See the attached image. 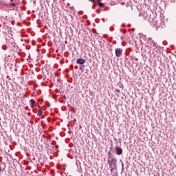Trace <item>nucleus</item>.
<instances>
[{
  "instance_id": "nucleus-1",
  "label": "nucleus",
  "mask_w": 176,
  "mask_h": 176,
  "mask_svg": "<svg viewBox=\"0 0 176 176\" xmlns=\"http://www.w3.org/2000/svg\"><path fill=\"white\" fill-rule=\"evenodd\" d=\"M117 162L118 161L111 162V160H108L111 171H115V170L118 168V166L116 165Z\"/></svg>"
},
{
  "instance_id": "nucleus-2",
  "label": "nucleus",
  "mask_w": 176,
  "mask_h": 176,
  "mask_svg": "<svg viewBox=\"0 0 176 176\" xmlns=\"http://www.w3.org/2000/svg\"><path fill=\"white\" fill-rule=\"evenodd\" d=\"M114 151L116 155H118V156H120V155L123 153V149L118 146L115 147Z\"/></svg>"
},
{
  "instance_id": "nucleus-3",
  "label": "nucleus",
  "mask_w": 176,
  "mask_h": 176,
  "mask_svg": "<svg viewBox=\"0 0 176 176\" xmlns=\"http://www.w3.org/2000/svg\"><path fill=\"white\" fill-rule=\"evenodd\" d=\"M115 52L116 57H120L123 54V49L122 48H116Z\"/></svg>"
},
{
  "instance_id": "nucleus-4",
  "label": "nucleus",
  "mask_w": 176,
  "mask_h": 176,
  "mask_svg": "<svg viewBox=\"0 0 176 176\" xmlns=\"http://www.w3.org/2000/svg\"><path fill=\"white\" fill-rule=\"evenodd\" d=\"M86 63V59L84 58H78L76 60V64H78L79 65H83Z\"/></svg>"
},
{
  "instance_id": "nucleus-5",
  "label": "nucleus",
  "mask_w": 176,
  "mask_h": 176,
  "mask_svg": "<svg viewBox=\"0 0 176 176\" xmlns=\"http://www.w3.org/2000/svg\"><path fill=\"white\" fill-rule=\"evenodd\" d=\"M115 156H113V154H112V153L110 151H109L108 153V160H111V158L114 157Z\"/></svg>"
},
{
  "instance_id": "nucleus-6",
  "label": "nucleus",
  "mask_w": 176,
  "mask_h": 176,
  "mask_svg": "<svg viewBox=\"0 0 176 176\" xmlns=\"http://www.w3.org/2000/svg\"><path fill=\"white\" fill-rule=\"evenodd\" d=\"M98 6H100V8L104 7V3H101V2L98 1Z\"/></svg>"
},
{
  "instance_id": "nucleus-7",
  "label": "nucleus",
  "mask_w": 176,
  "mask_h": 176,
  "mask_svg": "<svg viewBox=\"0 0 176 176\" xmlns=\"http://www.w3.org/2000/svg\"><path fill=\"white\" fill-rule=\"evenodd\" d=\"M42 113H43V112L42 110L40 109L38 110V116H42Z\"/></svg>"
},
{
  "instance_id": "nucleus-8",
  "label": "nucleus",
  "mask_w": 176,
  "mask_h": 176,
  "mask_svg": "<svg viewBox=\"0 0 176 176\" xmlns=\"http://www.w3.org/2000/svg\"><path fill=\"white\" fill-rule=\"evenodd\" d=\"M110 162H117L118 160H116V157H113L112 158H110Z\"/></svg>"
},
{
  "instance_id": "nucleus-9",
  "label": "nucleus",
  "mask_w": 176,
  "mask_h": 176,
  "mask_svg": "<svg viewBox=\"0 0 176 176\" xmlns=\"http://www.w3.org/2000/svg\"><path fill=\"white\" fill-rule=\"evenodd\" d=\"M30 102H31L32 104H35V100L31 99V100H30Z\"/></svg>"
},
{
  "instance_id": "nucleus-10",
  "label": "nucleus",
  "mask_w": 176,
  "mask_h": 176,
  "mask_svg": "<svg viewBox=\"0 0 176 176\" xmlns=\"http://www.w3.org/2000/svg\"><path fill=\"white\" fill-rule=\"evenodd\" d=\"M11 6L14 8L16 6V3H11Z\"/></svg>"
},
{
  "instance_id": "nucleus-11",
  "label": "nucleus",
  "mask_w": 176,
  "mask_h": 176,
  "mask_svg": "<svg viewBox=\"0 0 176 176\" xmlns=\"http://www.w3.org/2000/svg\"><path fill=\"white\" fill-rule=\"evenodd\" d=\"M110 151H113V144L111 145Z\"/></svg>"
},
{
  "instance_id": "nucleus-12",
  "label": "nucleus",
  "mask_w": 176,
  "mask_h": 176,
  "mask_svg": "<svg viewBox=\"0 0 176 176\" xmlns=\"http://www.w3.org/2000/svg\"><path fill=\"white\" fill-rule=\"evenodd\" d=\"M116 91H117L118 93H120V89H116Z\"/></svg>"
},
{
  "instance_id": "nucleus-13",
  "label": "nucleus",
  "mask_w": 176,
  "mask_h": 176,
  "mask_svg": "<svg viewBox=\"0 0 176 176\" xmlns=\"http://www.w3.org/2000/svg\"><path fill=\"white\" fill-rule=\"evenodd\" d=\"M124 168V164L122 163V170Z\"/></svg>"
},
{
  "instance_id": "nucleus-14",
  "label": "nucleus",
  "mask_w": 176,
  "mask_h": 176,
  "mask_svg": "<svg viewBox=\"0 0 176 176\" xmlns=\"http://www.w3.org/2000/svg\"><path fill=\"white\" fill-rule=\"evenodd\" d=\"M74 69V66L72 65H70V69Z\"/></svg>"
},
{
  "instance_id": "nucleus-15",
  "label": "nucleus",
  "mask_w": 176,
  "mask_h": 176,
  "mask_svg": "<svg viewBox=\"0 0 176 176\" xmlns=\"http://www.w3.org/2000/svg\"><path fill=\"white\" fill-rule=\"evenodd\" d=\"M91 2H96V0H90Z\"/></svg>"
},
{
  "instance_id": "nucleus-16",
  "label": "nucleus",
  "mask_w": 176,
  "mask_h": 176,
  "mask_svg": "<svg viewBox=\"0 0 176 176\" xmlns=\"http://www.w3.org/2000/svg\"><path fill=\"white\" fill-rule=\"evenodd\" d=\"M129 66H131V63H130V61L129 62Z\"/></svg>"
},
{
  "instance_id": "nucleus-17",
  "label": "nucleus",
  "mask_w": 176,
  "mask_h": 176,
  "mask_svg": "<svg viewBox=\"0 0 176 176\" xmlns=\"http://www.w3.org/2000/svg\"><path fill=\"white\" fill-rule=\"evenodd\" d=\"M52 149H54V146H52V147L51 151H52Z\"/></svg>"
},
{
  "instance_id": "nucleus-18",
  "label": "nucleus",
  "mask_w": 176,
  "mask_h": 176,
  "mask_svg": "<svg viewBox=\"0 0 176 176\" xmlns=\"http://www.w3.org/2000/svg\"><path fill=\"white\" fill-rule=\"evenodd\" d=\"M0 171H2V168L0 166Z\"/></svg>"
},
{
  "instance_id": "nucleus-19",
  "label": "nucleus",
  "mask_w": 176,
  "mask_h": 176,
  "mask_svg": "<svg viewBox=\"0 0 176 176\" xmlns=\"http://www.w3.org/2000/svg\"><path fill=\"white\" fill-rule=\"evenodd\" d=\"M31 107H32V108H34V104H32V106H31Z\"/></svg>"
},
{
  "instance_id": "nucleus-20",
  "label": "nucleus",
  "mask_w": 176,
  "mask_h": 176,
  "mask_svg": "<svg viewBox=\"0 0 176 176\" xmlns=\"http://www.w3.org/2000/svg\"><path fill=\"white\" fill-rule=\"evenodd\" d=\"M96 12H97V13H100V11H98V10H97Z\"/></svg>"
},
{
  "instance_id": "nucleus-21",
  "label": "nucleus",
  "mask_w": 176,
  "mask_h": 176,
  "mask_svg": "<svg viewBox=\"0 0 176 176\" xmlns=\"http://www.w3.org/2000/svg\"><path fill=\"white\" fill-rule=\"evenodd\" d=\"M153 47H155V44H153Z\"/></svg>"
},
{
  "instance_id": "nucleus-22",
  "label": "nucleus",
  "mask_w": 176,
  "mask_h": 176,
  "mask_svg": "<svg viewBox=\"0 0 176 176\" xmlns=\"http://www.w3.org/2000/svg\"><path fill=\"white\" fill-rule=\"evenodd\" d=\"M3 170H5V168H3Z\"/></svg>"
}]
</instances>
